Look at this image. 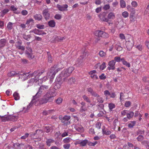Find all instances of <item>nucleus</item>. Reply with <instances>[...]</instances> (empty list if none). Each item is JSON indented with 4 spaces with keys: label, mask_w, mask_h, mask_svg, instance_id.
<instances>
[{
    "label": "nucleus",
    "mask_w": 149,
    "mask_h": 149,
    "mask_svg": "<svg viewBox=\"0 0 149 149\" xmlns=\"http://www.w3.org/2000/svg\"><path fill=\"white\" fill-rule=\"evenodd\" d=\"M41 95L39 96L38 95L36 96V94L33 96V98L29 104V105L27 106V108H23V111L24 113L27 112L28 110L30 108L32 107L33 105H35V106H38L40 104H42L46 103L48 102H51L52 100H49L48 98L45 97V95L41 99H40V97Z\"/></svg>",
    "instance_id": "nucleus-1"
},
{
    "label": "nucleus",
    "mask_w": 149,
    "mask_h": 149,
    "mask_svg": "<svg viewBox=\"0 0 149 149\" xmlns=\"http://www.w3.org/2000/svg\"><path fill=\"white\" fill-rule=\"evenodd\" d=\"M43 72L42 71L38 70L34 71L32 74H30V77H33L28 81V83L30 85H31L34 82H36L38 81V82H40V81H41V80H39L38 78Z\"/></svg>",
    "instance_id": "nucleus-2"
},
{
    "label": "nucleus",
    "mask_w": 149,
    "mask_h": 149,
    "mask_svg": "<svg viewBox=\"0 0 149 149\" xmlns=\"http://www.w3.org/2000/svg\"><path fill=\"white\" fill-rule=\"evenodd\" d=\"M57 65H55L53 67H51L49 72L47 73V75L48 76V77L50 78V82L52 83V82L53 79L54 78L55 75L56 73L58 71L61 70V68H59L57 69Z\"/></svg>",
    "instance_id": "nucleus-3"
},
{
    "label": "nucleus",
    "mask_w": 149,
    "mask_h": 149,
    "mask_svg": "<svg viewBox=\"0 0 149 149\" xmlns=\"http://www.w3.org/2000/svg\"><path fill=\"white\" fill-rule=\"evenodd\" d=\"M74 69V68L73 67H70L67 69H64L60 74V77H66L69 76Z\"/></svg>",
    "instance_id": "nucleus-4"
},
{
    "label": "nucleus",
    "mask_w": 149,
    "mask_h": 149,
    "mask_svg": "<svg viewBox=\"0 0 149 149\" xmlns=\"http://www.w3.org/2000/svg\"><path fill=\"white\" fill-rule=\"evenodd\" d=\"M25 51V54L26 57L30 59H32L34 58L35 56L33 53V50L29 46L26 47Z\"/></svg>",
    "instance_id": "nucleus-5"
},
{
    "label": "nucleus",
    "mask_w": 149,
    "mask_h": 149,
    "mask_svg": "<svg viewBox=\"0 0 149 149\" xmlns=\"http://www.w3.org/2000/svg\"><path fill=\"white\" fill-rule=\"evenodd\" d=\"M56 95V94L54 91L49 90L48 91L45 95V97H47L50 100H52V102L53 100V99L52 98Z\"/></svg>",
    "instance_id": "nucleus-6"
},
{
    "label": "nucleus",
    "mask_w": 149,
    "mask_h": 149,
    "mask_svg": "<svg viewBox=\"0 0 149 149\" xmlns=\"http://www.w3.org/2000/svg\"><path fill=\"white\" fill-rule=\"evenodd\" d=\"M70 118L71 117L69 116H64L62 118V123L64 125H69L70 124V122L69 120Z\"/></svg>",
    "instance_id": "nucleus-7"
},
{
    "label": "nucleus",
    "mask_w": 149,
    "mask_h": 149,
    "mask_svg": "<svg viewBox=\"0 0 149 149\" xmlns=\"http://www.w3.org/2000/svg\"><path fill=\"white\" fill-rule=\"evenodd\" d=\"M86 91L88 93L94 97H99V95L96 92L94 91L93 89L91 87H89L86 89Z\"/></svg>",
    "instance_id": "nucleus-8"
},
{
    "label": "nucleus",
    "mask_w": 149,
    "mask_h": 149,
    "mask_svg": "<svg viewBox=\"0 0 149 149\" xmlns=\"http://www.w3.org/2000/svg\"><path fill=\"white\" fill-rule=\"evenodd\" d=\"M49 88V87L48 86L42 85L40 86L39 90L38 91L36 94V96L38 95L39 96L41 95L42 93L43 92V90H45L48 89Z\"/></svg>",
    "instance_id": "nucleus-9"
},
{
    "label": "nucleus",
    "mask_w": 149,
    "mask_h": 149,
    "mask_svg": "<svg viewBox=\"0 0 149 149\" xmlns=\"http://www.w3.org/2000/svg\"><path fill=\"white\" fill-rule=\"evenodd\" d=\"M29 33H33L36 34L38 35H45L46 34V33L43 32L42 31L39 30L38 29H36L30 31Z\"/></svg>",
    "instance_id": "nucleus-10"
},
{
    "label": "nucleus",
    "mask_w": 149,
    "mask_h": 149,
    "mask_svg": "<svg viewBox=\"0 0 149 149\" xmlns=\"http://www.w3.org/2000/svg\"><path fill=\"white\" fill-rule=\"evenodd\" d=\"M116 62L114 60H112L109 61L108 63L109 66L107 67V69L109 70H114L115 69V65Z\"/></svg>",
    "instance_id": "nucleus-11"
},
{
    "label": "nucleus",
    "mask_w": 149,
    "mask_h": 149,
    "mask_svg": "<svg viewBox=\"0 0 149 149\" xmlns=\"http://www.w3.org/2000/svg\"><path fill=\"white\" fill-rule=\"evenodd\" d=\"M57 8L61 11H63L67 10V8L68 7V5L66 4L60 5L59 4H57L56 6Z\"/></svg>",
    "instance_id": "nucleus-12"
},
{
    "label": "nucleus",
    "mask_w": 149,
    "mask_h": 149,
    "mask_svg": "<svg viewBox=\"0 0 149 149\" xmlns=\"http://www.w3.org/2000/svg\"><path fill=\"white\" fill-rule=\"evenodd\" d=\"M100 20L104 22H108V19L106 17V14L104 13L100 14L98 16Z\"/></svg>",
    "instance_id": "nucleus-13"
},
{
    "label": "nucleus",
    "mask_w": 149,
    "mask_h": 149,
    "mask_svg": "<svg viewBox=\"0 0 149 149\" xmlns=\"http://www.w3.org/2000/svg\"><path fill=\"white\" fill-rule=\"evenodd\" d=\"M115 18V14L113 12H110L109 13L107 16V18L108 19V22L109 21H111L112 20H113Z\"/></svg>",
    "instance_id": "nucleus-14"
},
{
    "label": "nucleus",
    "mask_w": 149,
    "mask_h": 149,
    "mask_svg": "<svg viewBox=\"0 0 149 149\" xmlns=\"http://www.w3.org/2000/svg\"><path fill=\"white\" fill-rule=\"evenodd\" d=\"M48 9L44 10L42 11V14L45 18L47 20L50 16L49 13Z\"/></svg>",
    "instance_id": "nucleus-15"
},
{
    "label": "nucleus",
    "mask_w": 149,
    "mask_h": 149,
    "mask_svg": "<svg viewBox=\"0 0 149 149\" xmlns=\"http://www.w3.org/2000/svg\"><path fill=\"white\" fill-rule=\"evenodd\" d=\"M75 128L77 131L79 132H82L83 131V127L79 123H78L75 125Z\"/></svg>",
    "instance_id": "nucleus-16"
},
{
    "label": "nucleus",
    "mask_w": 149,
    "mask_h": 149,
    "mask_svg": "<svg viewBox=\"0 0 149 149\" xmlns=\"http://www.w3.org/2000/svg\"><path fill=\"white\" fill-rule=\"evenodd\" d=\"M44 131L47 133L52 132L53 131L52 127L51 126H46L45 127Z\"/></svg>",
    "instance_id": "nucleus-17"
},
{
    "label": "nucleus",
    "mask_w": 149,
    "mask_h": 149,
    "mask_svg": "<svg viewBox=\"0 0 149 149\" xmlns=\"http://www.w3.org/2000/svg\"><path fill=\"white\" fill-rule=\"evenodd\" d=\"M134 44V42H131L130 41H128L127 43L126 47L128 50L130 51L131 50Z\"/></svg>",
    "instance_id": "nucleus-18"
},
{
    "label": "nucleus",
    "mask_w": 149,
    "mask_h": 149,
    "mask_svg": "<svg viewBox=\"0 0 149 149\" xmlns=\"http://www.w3.org/2000/svg\"><path fill=\"white\" fill-rule=\"evenodd\" d=\"M9 120L12 121H16L18 118V116H14L11 115H8Z\"/></svg>",
    "instance_id": "nucleus-19"
},
{
    "label": "nucleus",
    "mask_w": 149,
    "mask_h": 149,
    "mask_svg": "<svg viewBox=\"0 0 149 149\" xmlns=\"http://www.w3.org/2000/svg\"><path fill=\"white\" fill-rule=\"evenodd\" d=\"M134 14H130L129 16L130 22V23H134L136 21V18L134 16Z\"/></svg>",
    "instance_id": "nucleus-20"
},
{
    "label": "nucleus",
    "mask_w": 149,
    "mask_h": 149,
    "mask_svg": "<svg viewBox=\"0 0 149 149\" xmlns=\"http://www.w3.org/2000/svg\"><path fill=\"white\" fill-rule=\"evenodd\" d=\"M127 10L130 12V14H135V10L134 8H133L130 6L128 5L127 7Z\"/></svg>",
    "instance_id": "nucleus-21"
},
{
    "label": "nucleus",
    "mask_w": 149,
    "mask_h": 149,
    "mask_svg": "<svg viewBox=\"0 0 149 149\" xmlns=\"http://www.w3.org/2000/svg\"><path fill=\"white\" fill-rule=\"evenodd\" d=\"M34 18L36 20L38 21L41 20L42 18V15L39 14H36L34 16Z\"/></svg>",
    "instance_id": "nucleus-22"
},
{
    "label": "nucleus",
    "mask_w": 149,
    "mask_h": 149,
    "mask_svg": "<svg viewBox=\"0 0 149 149\" xmlns=\"http://www.w3.org/2000/svg\"><path fill=\"white\" fill-rule=\"evenodd\" d=\"M46 143L48 146H50L54 142V140L52 139H46Z\"/></svg>",
    "instance_id": "nucleus-23"
},
{
    "label": "nucleus",
    "mask_w": 149,
    "mask_h": 149,
    "mask_svg": "<svg viewBox=\"0 0 149 149\" xmlns=\"http://www.w3.org/2000/svg\"><path fill=\"white\" fill-rule=\"evenodd\" d=\"M111 133V132L108 129H102V133L103 134L106 135H110Z\"/></svg>",
    "instance_id": "nucleus-24"
},
{
    "label": "nucleus",
    "mask_w": 149,
    "mask_h": 149,
    "mask_svg": "<svg viewBox=\"0 0 149 149\" xmlns=\"http://www.w3.org/2000/svg\"><path fill=\"white\" fill-rule=\"evenodd\" d=\"M82 98L84 100L87 102L91 103V101L90 98L86 95H84L82 96Z\"/></svg>",
    "instance_id": "nucleus-25"
},
{
    "label": "nucleus",
    "mask_w": 149,
    "mask_h": 149,
    "mask_svg": "<svg viewBox=\"0 0 149 149\" xmlns=\"http://www.w3.org/2000/svg\"><path fill=\"white\" fill-rule=\"evenodd\" d=\"M103 31H97L95 32V34L96 36L99 37H102L103 34Z\"/></svg>",
    "instance_id": "nucleus-26"
},
{
    "label": "nucleus",
    "mask_w": 149,
    "mask_h": 149,
    "mask_svg": "<svg viewBox=\"0 0 149 149\" xmlns=\"http://www.w3.org/2000/svg\"><path fill=\"white\" fill-rule=\"evenodd\" d=\"M0 118L3 122H6V121L9 120L8 115H5L4 116H0Z\"/></svg>",
    "instance_id": "nucleus-27"
},
{
    "label": "nucleus",
    "mask_w": 149,
    "mask_h": 149,
    "mask_svg": "<svg viewBox=\"0 0 149 149\" xmlns=\"http://www.w3.org/2000/svg\"><path fill=\"white\" fill-rule=\"evenodd\" d=\"M11 10L14 12V13L16 14H19L20 12L18 11H17V8L14 6H12L10 7Z\"/></svg>",
    "instance_id": "nucleus-28"
},
{
    "label": "nucleus",
    "mask_w": 149,
    "mask_h": 149,
    "mask_svg": "<svg viewBox=\"0 0 149 149\" xmlns=\"http://www.w3.org/2000/svg\"><path fill=\"white\" fill-rule=\"evenodd\" d=\"M134 113L133 112L130 111L127 114V117L129 119H130L134 116Z\"/></svg>",
    "instance_id": "nucleus-29"
},
{
    "label": "nucleus",
    "mask_w": 149,
    "mask_h": 149,
    "mask_svg": "<svg viewBox=\"0 0 149 149\" xmlns=\"http://www.w3.org/2000/svg\"><path fill=\"white\" fill-rule=\"evenodd\" d=\"M18 74V73H16L14 71H12L8 72V73L7 75L9 77H14L15 75H17Z\"/></svg>",
    "instance_id": "nucleus-30"
},
{
    "label": "nucleus",
    "mask_w": 149,
    "mask_h": 149,
    "mask_svg": "<svg viewBox=\"0 0 149 149\" xmlns=\"http://www.w3.org/2000/svg\"><path fill=\"white\" fill-rule=\"evenodd\" d=\"M6 43V40L4 39H2L0 40V47H3Z\"/></svg>",
    "instance_id": "nucleus-31"
},
{
    "label": "nucleus",
    "mask_w": 149,
    "mask_h": 149,
    "mask_svg": "<svg viewBox=\"0 0 149 149\" xmlns=\"http://www.w3.org/2000/svg\"><path fill=\"white\" fill-rule=\"evenodd\" d=\"M136 123V121H131L128 124V126L129 127L132 128L135 125Z\"/></svg>",
    "instance_id": "nucleus-32"
},
{
    "label": "nucleus",
    "mask_w": 149,
    "mask_h": 149,
    "mask_svg": "<svg viewBox=\"0 0 149 149\" xmlns=\"http://www.w3.org/2000/svg\"><path fill=\"white\" fill-rule=\"evenodd\" d=\"M88 142L87 140H84L78 142L77 143L80 144L82 146H84L86 145Z\"/></svg>",
    "instance_id": "nucleus-33"
},
{
    "label": "nucleus",
    "mask_w": 149,
    "mask_h": 149,
    "mask_svg": "<svg viewBox=\"0 0 149 149\" xmlns=\"http://www.w3.org/2000/svg\"><path fill=\"white\" fill-rule=\"evenodd\" d=\"M122 63L123 65L126 66L128 68H130V64L129 62H128L127 61H126L125 60L124 58L123 59H122Z\"/></svg>",
    "instance_id": "nucleus-34"
},
{
    "label": "nucleus",
    "mask_w": 149,
    "mask_h": 149,
    "mask_svg": "<svg viewBox=\"0 0 149 149\" xmlns=\"http://www.w3.org/2000/svg\"><path fill=\"white\" fill-rule=\"evenodd\" d=\"M120 4L121 8H123L126 7V3L124 0H120Z\"/></svg>",
    "instance_id": "nucleus-35"
},
{
    "label": "nucleus",
    "mask_w": 149,
    "mask_h": 149,
    "mask_svg": "<svg viewBox=\"0 0 149 149\" xmlns=\"http://www.w3.org/2000/svg\"><path fill=\"white\" fill-rule=\"evenodd\" d=\"M21 75L22 76V78L24 79V80H26L28 79L29 77L30 76V75L29 74V73H26L21 74Z\"/></svg>",
    "instance_id": "nucleus-36"
},
{
    "label": "nucleus",
    "mask_w": 149,
    "mask_h": 149,
    "mask_svg": "<svg viewBox=\"0 0 149 149\" xmlns=\"http://www.w3.org/2000/svg\"><path fill=\"white\" fill-rule=\"evenodd\" d=\"M34 20L32 18H29L27 19L26 21V24H30L32 25L33 24L34 22Z\"/></svg>",
    "instance_id": "nucleus-37"
},
{
    "label": "nucleus",
    "mask_w": 149,
    "mask_h": 149,
    "mask_svg": "<svg viewBox=\"0 0 149 149\" xmlns=\"http://www.w3.org/2000/svg\"><path fill=\"white\" fill-rule=\"evenodd\" d=\"M48 25L51 27H54L55 25V23L54 21L52 20L49 21L48 22Z\"/></svg>",
    "instance_id": "nucleus-38"
},
{
    "label": "nucleus",
    "mask_w": 149,
    "mask_h": 149,
    "mask_svg": "<svg viewBox=\"0 0 149 149\" xmlns=\"http://www.w3.org/2000/svg\"><path fill=\"white\" fill-rule=\"evenodd\" d=\"M124 58H121L119 56H116L114 58V60L115 61L119 62L120 61H122V59H123Z\"/></svg>",
    "instance_id": "nucleus-39"
},
{
    "label": "nucleus",
    "mask_w": 149,
    "mask_h": 149,
    "mask_svg": "<svg viewBox=\"0 0 149 149\" xmlns=\"http://www.w3.org/2000/svg\"><path fill=\"white\" fill-rule=\"evenodd\" d=\"M129 15V14L126 11H125L123 12L122 13V16L124 18H126L128 17Z\"/></svg>",
    "instance_id": "nucleus-40"
},
{
    "label": "nucleus",
    "mask_w": 149,
    "mask_h": 149,
    "mask_svg": "<svg viewBox=\"0 0 149 149\" xmlns=\"http://www.w3.org/2000/svg\"><path fill=\"white\" fill-rule=\"evenodd\" d=\"M100 56L101 57H105L106 55V53L102 50H100L99 53Z\"/></svg>",
    "instance_id": "nucleus-41"
},
{
    "label": "nucleus",
    "mask_w": 149,
    "mask_h": 149,
    "mask_svg": "<svg viewBox=\"0 0 149 149\" xmlns=\"http://www.w3.org/2000/svg\"><path fill=\"white\" fill-rule=\"evenodd\" d=\"M142 143L147 148H149V142L148 141L144 140L142 141Z\"/></svg>",
    "instance_id": "nucleus-42"
},
{
    "label": "nucleus",
    "mask_w": 149,
    "mask_h": 149,
    "mask_svg": "<svg viewBox=\"0 0 149 149\" xmlns=\"http://www.w3.org/2000/svg\"><path fill=\"white\" fill-rule=\"evenodd\" d=\"M108 107L110 110H111L115 107V105L114 104L111 103L109 104Z\"/></svg>",
    "instance_id": "nucleus-43"
},
{
    "label": "nucleus",
    "mask_w": 149,
    "mask_h": 149,
    "mask_svg": "<svg viewBox=\"0 0 149 149\" xmlns=\"http://www.w3.org/2000/svg\"><path fill=\"white\" fill-rule=\"evenodd\" d=\"M97 98H96V100H97L98 102L100 103H102L104 102L103 98L102 97H100V96L99 95V97H96Z\"/></svg>",
    "instance_id": "nucleus-44"
},
{
    "label": "nucleus",
    "mask_w": 149,
    "mask_h": 149,
    "mask_svg": "<svg viewBox=\"0 0 149 149\" xmlns=\"http://www.w3.org/2000/svg\"><path fill=\"white\" fill-rule=\"evenodd\" d=\"M13 96L15 100H19V96L18 93L16 92H15L13 94Z\"/></svg>",
    "instance_id": "nucleus-45"
},
{
    "label": "nucleus",
    "mask_w": 149,
    "mask_h": 149,
    "mask_svg": "<svg viewBox=\"0 0 149 149\" xmlns=\"http://www.w3.org/2000/svg\"><path fill=\"white\" fill-rule=\"evenodd\" d=\"M13 27V23L11 22H8L7 25V28L9 30H11L12 29Z\"/></svg>",
    "instance_id": "nucleus-46"
},
{
    "label": "nucleus",
    "mask_w": 149,
    "mask_h": 149,
    "mask_svg": "<svg viewBox=\"0 0 149 149\" xmlns=\"http://www.w3.org/2000/svg\"><path fill=\"white\" fill-rule=\"evenodd\" d=\"M61 87V84L60 82H56L54 86V89H57L60 88Z\"/></svg>",
    "instance_id": "nucleus-47"
},
{
    "label": "nucleus",
    "mask_w": 149,
    "mask_h": 149,
    "mask_svg": "<svg viewBox=\"0 0 149 149\" xmlns=\"http://www.w3.org/2000/svg\"><path fill=\"white\" fill-rule=\"evenodd\" d=\"M136 47L140 51H141L143 49V46L141 44L138 45L136 46Z\"/></svg>",
    "instance_id": "nucleus-48"
},
{
    "label": "nucleus",
    "mask_w": 149,
    "mask_h": 149,
    "mask_svg": "<svg viewBox=\"0 0 149 149\" xmlns=\"http://www.w3.org/2000/svg\"><path fill=\"white\" fill-rule=\"evenodd\" d=\"M71 139L70 138L67 137L63 139V141L65 143H68L70 141Z\"/></svg>",
    "instance_id": "nucleus-49"
},
{
    "label": "nucleus",
    "mask_w": 149,
    "mask_h": 149,
    "mask_svg": "<svg viewBox=\"0 0 149 149\" xmlns=\"http://www.w3.org/2000/svg\"><path fill=\"white\" fill-rule=\"evenodd\" d=\"M106 67V63L105 62H103V63L100 65V68L101 70H103Z\"/></svg>",
    "instance_id": "nucleus-50"
},
{
    "label": "nucleus",
    "mask_w": 149,
    "mask_h": 149,
    "mask_svg": "<svg viewBox=\"0 0 149 149\" xmlns=\"http://www.w3.org/2000/svg\"><path fill=\"white\" fill-rule=\"evenodd\" d=\"M16 47L18 49L23 51H24L25 49V47L23 46L20 45H17L16 46Z\"/></svg>",
    "instance_id": "nucleus-51"
},
{
    "label": "nucleus",
    "mask_w": 149,
    "mask_h": 149,
    "mask_svg": "<svg viewBox=\"0 0 149 149\" xmlns=\"http://www.w3.org/2000/svg\"><path fill=\"white\" fill-rule=\"evenodd\" d=\"M36 132L34 133H30V136L32 139H36L37 138V137L35 136L36 134Z\"/></svg>",
    "instance_id": "nucleus-52"
},
{
    "label": "nucleus",
    "mask_w": 149,
    "mask_h": 149,
    "mask_svg": "<svg viewBox=\"0 0 149 149\" xmlns=\"http://www.w3.org/2000/svg\"><path fill=\"white\" fill-rule=\"evenodd\" d=\"M23 37L24 38L27 40H29V39H30V36L29 35H24L23 36Z\"/></svg>",
    "instance_id": "nucleus-53"
},
{
    "label": "nucleus",
    "mask_w": 149,
    "mask_h": 149,
    "mask_svg": "<svg viewBox=\"0 0 149 149\" xmlns=\"http://www.w3.org/2000/svg\"><path fill=\"white\" fill-rule=\"evenodd\" d=\"M36 27L40 29H44L45 26L44 25H40V24H37L36 25Z\"/></svg>",
    "instance_id": "nucleus-54"
},
{
    "label": "nucleus",
    "mask_w": 149,
    "mask_h": 149,
    "mask_svg": "<svg viewBox=\"0 0 149 149\" xmlns=\"http://www.w3.org/2000/svg\"><path fill=\"white\" fill-rule=\"evenodd\" d=\"M115 48L118 51H120L122 50L123 48L120 45H116L115 46Z\"/></svg>",
    "instance_id": "nucleus-55"
},
{
    "label": "nucleus",
    "mask_w": 149,
    "mask_h": 149,
    "mask_svg": "<svg viewBox=\"0 0 149 149\" xmlns=\"http://www.w3.org/2000/svg\"><path fill=\"white\" fill-rule=\"evenodd\" d=\"M143 136L141 135H139L137 138V139L138 141H141L143 140Z\"/></svg>",
    "instance_id": "nucleus-56"
},
{
    "label": "nucleus",
    "mask_w": 149,
    "mask_h": 149,
    "mask_svg": "<svg viewBox=\"0 0 149 149\" xmlns=\"http://www.w3.org/2000/svg\"><path fill=\"white\" fill-rule=\"evenodd\" d=\"M62 101L63 99L59 97L56 100V102L57 104H59L62 103Z\"/></svg>",
    "instance_id": "nucleus-57"
},
{
    "label": "nucleus",
    "mask_w": 149,
    "mask_h": 149,
    "mask_svg": "<svg viewBox=\"0 0 149 149\" xmlns=\"http://www.w3.org/2000/svg\"><path fill=\"white\" fill-rule=\"evenodd\" d=\"M124 97V93L122 92L120 93L119 98L120 101L121 102L123 100V98Z\"/></svg>",
    "instance_id": "nucleus-58"
},
{
    "label": "nucleus",
    "mask_w": 149,
    "mask_h": 149,
    "mask_svg": "<svg viewBox=\"0 0 149 149\" xmlns=\"http://www.w3.org/2000/svg\"><path fill=\"white\" fill-rule=\"evenodd\" d=\"M101 123L100 122H97L95 125V127L98 129H100L101 128Z\"/></svg>",
    "instance_id": "nucleus-59"
},
{
    "label": "nucleus",
    "mask_w": 149,
    "mask_h": 149,
    "mask_svg": "<svg viewBox=\"0 0 149 149\" xmlns=\"http://www.w3.org/2000/svg\"><path fill=\"white\" fill-rule=\"evenodd\" d=\"M144 131L141 130H138L136 132L137 135H139V134H140V135H141L144 134Z\"/></svg>",
    "instance_id": "nucleus-60"
},
{
    "label": "nucleus",
    "mask_w": 149,
    "mask_h": 149,
    "mask_svg": "<svg viewBox=\"0 0 149 149\" xmlns=\"http://www.w3.org/2000/svg\"><path fill=\"white\" fill-rule=\"evenodd\" d=\"M64 39V37H57L55 38V40L58 41H60Z\"/></svg>",
    "instance_id": "nucleus-61"
},
{
    "label": "nucleus",
    "mask_w": 149,
    "mask_h": 149,
    "mask_svg": "<svg viewBox=\"0 0 149 149\" xmlns=\"http://www.w3.org/2000/svg\"><path fill=\"white\" fill-rule=\"evenodd\" d=\"M28 13V11L25 10H23L21 12L22 14L24 16H26L27 15Z\"/></svg>",
    "instance_id": "nucleus-62"
},
{
    "label": "nucleus",
    "mask_w": 149,
    "mask_h": 149,
    "mask_svg": "<svg viewBox=\"0 0 149 149\" xmlns=\"http://www.w3.org/2000/svg\"><path fill=\"white\" fill-rule=\"evenodd\" d=\"M131 5L133 7H136L137 6L138 3L136 1H134L132 2Z\"/></svg>",
    "instance_id": "nucleus-63"
},
{
    "label": "nucleus",
    "mask_w": 149,
    "mask_h": 149,
    "mask_svg": "<svg viewBox=\"0 0 149 149\" xmlns=\"http://www.w3.org/2000/svg\"><path fill=\"white\" fill-rule=\"evenodd\" d=\"M99 77L100 79L103 80L106 79V77L104 73H102L101 75H100Z\"/></svg>",
    "instance_id": "nucleus-64"
}]
</instances>
